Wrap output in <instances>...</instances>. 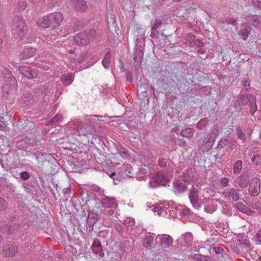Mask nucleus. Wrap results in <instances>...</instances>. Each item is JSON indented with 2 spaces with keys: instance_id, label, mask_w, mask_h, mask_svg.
I'll return each instance as SVG.
<instances>
[{
  "instance_id": "26",
  "label": "nucleus",
  "mask_w": 261,
  "mask_h": 261,
  "mask_svg": "<svg viewBox=\"0 0 261 261\" xmlns=\"http://www.w3.org/2000/svg\"><path fill=\"white\" fill-rule=\"evenodd\" d=\"M193 178V173L191 170L184 172L182 176V179L184 181L190 182Z\"/></svg>"
},
{
  "instance_id": "4",
  "label": "nucleus",
  "mask_w": 261,
  "mask_h": 261,
  "mask_svg": "<svg viewBox=\"0 0 261 261\" xmlns=\"http://www.w3.org/2000/svg\"><path fill=\"white\" fill-rule=\"evenodd\" d=\"M95 32L90 30L88 32H81L76 35L73 40L78 45H85L90 43L95 37Z\"/></svg>"
},
{
  "instance_id": "19",
  "label": "nucleus",
  "mask_w": 261,
  "mask_h": 261,
  "mask_svg": "<svg viewBox=\"0 0 261 261\" xmlns=\"http://www.w3.org/2000/svg\"><path fill=\"white\" fill-rule=\"evenodd\" d=\"M36 54L35 49L31 47L25 48L23 49L20 54L21 57L25 59L34 56Z\"/></svg>"
},
{
  "instance_id": "9",
  "label": "nucleus",
  "mask_w": 261,
  "mask_h": 261,
  "mask_svg": "<svg viewBox=\"0 0 261 261\" xmlns=\"http://www.w3.org/2000/svg\"><path fill=\"white\" fill-rule=\"evenodd\" d=\"M239 192V190L234 188H231L229 190L226 189L222 193V195L226 199L237 201L240 198Z\"/></svg>"
},
{
  "instance_id": "55",
  "label": "nucleus",
  "mask_w": 261,
  "mask_h": 261,
  "mask_svg": "<svg viewBox=\"0 0 261 261\" xmlns=\"http://www.w3.org/2000/svg\"><path fill=\"white\" fill-rule=\"evenodd\" d=\"M70 191V189L69 188H65L63 189V192L64 194H66L67 193H69Z\"/></svg>"
},
{
  "instance_id": "32",
  "label": "nucleus",
  "mask_w": 261,
  "mask_h": 261,
  "mask_svg": "<svg viewBox=\"0 0 261 261\" xmlns=\"http://www.w3.org/2000/svg\"><path fill=\"white\" fill-rule=\"evenodd\" d=\"M228 140L227 138L225 137H223L221 139V140L219 141V143L217 145V148L218 149H221L223 148L224 147L227 146Z\"/></svg>"
},
{
  "instance_id": "41",
  "label": "nucleus",
  "mask_w": 261,
  "mask_h": 261,
  "mask_svg": "<svg viewBox=\"0 0 261 261\" xmlns=\"http://www.w3.org/2000/svg\"><path fill=\"white\" fill-rule=\"evenodd\" d=\"M252 162L256 165L261 163V156L259 155H255L252 159Z\"/></svg>"
},
{
  "instance_id": "34",
  "label": "nucleus",
  "mask_w": 261,
  "mask_h": 261,
  "mask_svg": "<svg viewBox=\"0 0 261 261\" xmlns=\"http://www.w3.org/2000/svg\"><path fill=\"white\" fill-rule=\"evenodd\" d=\"M74 77L72 73H69L67 74L64 75L62 77V80L67 83H71L73 80Z\"/></svg>"
},
{
  "instance_id": "10",
  "label": "nucleus",
  "mask_w": 261,
  "mask_h": 261,
  "mask_svg": "<svg viewBox=\"0 0 261 261\" xmlns=\"http://www.w3.org/2000/svg\"><path fill=\"white\" fill-rule=\"evenodd\" d=\"M19 72L27 78L33 79L37 77L36 72L33 69L26 66H22L18 67Z\"/></svg>"
},
{
  "instance_id": "53",
  "label": "nucleus",
  "mask_w": 261,
  "mask_h": 261,
  "mask_svg": "<svg viewBox=\"0 0 261 261\" xmlns=\"http://www.w3.org/2000/svg\"><path fill=\"white\" fill-rule=\"evenodd\" d=\"M159 162L160 166L161 167H163L166 166V163L163 160H162V159H160L159 160Z\"/></svg>"
},
{
  "instance_id": "22",
  "label": "nucleus",
  "mask_w": 261,
  "mask_h": 261,
  "mask_svg": "<svg viewBox=\"0 0 261 261\" xmlns=\"http://www.w3.org/2000/svg\"><path fill=\"white\" fill-rule=\"evenodd\" d=\"M154 237L152 234H148L143 240L142 245L145 247H149L151 246L153 242Z\"/></svg>"
},
{
  "instance_id": "56",
  "label": "nucleus",
  "mask_w": 261,
  "mask_h": 261,
  "mask_svg": "<svg viewBox=\"0 0 261 261\" xmlns=\"http://www.w3.org/2000/svg\"><path fill=\"white\" fill-rule=\"evenodd\" d=\"M179 130V128L178 126H176L172 129V132L176 133V132H178Z\"/></svg>"
},
{
  "instance_id": "63",
  "label": "nucleus",
  "mask_w": 261,
  "mask_h": 261,
  "mask_svg": "<svg viewBox=\"0 0 261 261\" xmlns=\"http://www.w3.org/2000/svg\"><path fill=\"white\" fill-rule=\"evenodd\" d=\"M33 3H35L36 2L35 0H31Z\"/></svg>"
},
{
  "instance_id": "62",
  "label": "nucleus",
  "mask_w": 261,
  "mask_h": 261,
  "mask_svg": "<svg viewBox=\"0 0 261 261\" xmlns=\"http://www.w3.org/2000/svg\"><path fill=\"white\" fill-rule=\"evenodd\" d=\"M258 259H259V261H261V252L260 253V255H259Z\"/></svg>"
},
{
  "instance_id": "11",
  "label": "nucleus",
  "mask_w": 261,
  "mask_h": 261,
  "mask_svg": "<svg viewBox=\"0 0 261 261\" xmlns=\"http://www.w3.org/2000/svg\"><path fill=\"white\" fill-rule=\"evenodd\" d=\"M189 198L192 205L195 207H198L200 205L198 191L194 188H192L189 193Z\"/></svg>"
},
{
  "instance_id": "51",
  "label": "nucleus",
  "mask_w": 261,
  "mask_h": 261,
  "mask_svg": "<svg viewBox=\"0 0 261 261\" xmlns=\"http://www.w3.org/2000/svg\"><path fill=\"white\" fill-rule=\"evenodd\" d=\"M18 6L20 10H23L26 8V3L23 1H21L18 3Z\"/></svg>"
},
{
  "instance_id": "12",
  "label": "nucleus",
  "mask_w": 261,
  "mask_h": 261,
  "mask_svg": "<svg viewBox=\"0 0 261 261\" xmlns=\"http://www.w3.org/2000/svg\"><path fill=\"white\" fill-rule=\"evenodd\" d=\"M160 239V245L162 248H169L173 243V239L168 234L159 235Z\"/></svg>"
},
{
  "instance_id": "8",
  "label": "nucleus",
  "mask_w": 261,
  "mask_h": 261,
  "mask_svg": "<svg viewBox=\"0 0 261 261\" xmlns=\"http://www.w3.org/2000/svg\"><path fill=\"white\" fill-rule=\"evenodd\" d=\"M260 179L257 177L252 178L250 182L249 192L253 196H256L260 193Z\"/></svg>"
},
{
  "instance_id": "6",
  "label": "nucleus",
  "mask_w": 261,
  "mask_h": 261,
  "mask_svg": "<svg viewBox=\"0 0 261 261\" xmlns=\"http://www.w3.org/2000/svg\"><path fill=\"white\" fill-rule=\"evenodd\" d=\"M167 175L162 172L157 173L150 180V185L152 187H155L157 185L165 186L168 183Z\"/></svg>"
},
{
  "instance_id": "17",
  "label": "nucleus",
  "mask_w": 261,
  "mask_h": 261,
  "mask_svg": "<svg viewBox=\"0 0 261 261\" xmlns=\"http://www.w3.org/2000/svg\"><path fill=\"white\" fill-rule=\"evenodd\" d=\"M219 134V129L218 128V127H213L207 136V140L206 142H211L212 145H213L216 140V137L218 136Z\"/></svg>"
},
{
  "instance_id": "48",
  "label": "nucleus",
  "mask_w": 261,
  "mask_h": 261,
  "mask_svg": "<svg viewBox=\"0 0 261 261\" xmlns=\"http://www.w3.org/2000/svg\"><path fill=\"white\" fill-rule=\"evenodd\" d=\"M213 249L216 254H222L224 251L223 248L222 247H215Z\"/></svg>"
},
{
  "instance_id": "57",
  "label": "nucleus",
  "mask_w": 261,
  "mask_h": 261,
  "mask_svg": "<svg viewBox=\"0 0 261 261\" xmlns=\"http://www.w3.org/2000/svg\"><path fill=\"white\" fill-rule=\"evenodd\" d=\"M229 23H231L233 25H235L237 23L236 21L235 20H234V19H231L229 21Z\"/></svg>"
},
{
  "instance_id": "29",
  "label": "nucleus",
  "mask_w": 261,
  "mask_h": 261,
  "mask_svg": "<svg viewBox=\"0 0 261 261\" xmlns=\"http://www.w3.org/2000/svg\"><path fill=\"white\" fill-rule=\"evenodd\" d=\"M237 208L241 212L249 215L250 213V210L245 205L242 203H238L236 205Z\"/></svg>"
},
{
  "instance_id": "28",
  "label": "nucleus",
  "mask_w": 261,
  "mask_h": 261,
  "mask_svg": "<svg viewBox=\"0 0 261 261\" xmlns=\"http://www.w3.org/2000/svg\"><path fill=\"white\" fill-rule=\"evenodd\" d=\"M194 131L193 128L187 127L180 132V135L185 137H190L194 134Z\"/></svg>"
},
{
  "instance_id": "1",
  "label": "nucleus",
  "mask_w": 261,
  "mask_h": 261,
  "mask_svg": "<svg viewBox=\"0 0 261 261\" xmlns=\"http://www.w3.org/2000/svg\"><path fill=\"white\" fill-rule=\"evenodd\" d=\"M63 19V16L60 12L51 13L37 20L38 25L44 29L51 28L55 29L58 27Z\"/></svg>"
},
{
  "instance_id": "58",
  "label": "nucleus",
  "mask_w": 261,
  "mask_h": 261,
  "mask_svg": "<svg viewBox=\"0 0 261 261\" xmlns=\"http://www.w3.org/2000/svg\"><path fill=\"white\" fill-rule=\"evenodd\" d=\"M134 55H135V56L134 57V60L135 62H137L138 57H137V56H136V54Z\"/></svg>"
},
{
  "instance_id": "38",
  "label": "nucleus",
  "mask_w": 261,
  "mask_h": 261,
  "mask_svg": "<svg viewBox=\"0 0 261 261\" xmlns=\"http://www.w3.org/2000/svg\"><path fill=\"white\" fill-rule=\"evenodd\" d=\"M114 227L115 228V229L117 230L118 232H119L120 234H122L124 231L123 228L122 226L119 224V223H115L114 224Z\"/></svg>"
},
{
  "instance_id": "23",
  "label": "nucleus",
  "mask_w": 261,
  "mask_h": 261,
  "mask_svg": "<svg viewBox=\"0 0 261 261\" xmlns=\"http://www.w3.org/2000/svg\"><path fill=\"white\" fill-rule=\"evenodd\" d=\"M217 208V205L216 202L211 200V202H209L205 207L204 210L207 213L211 214L215 212Z\"/></svg>"
},
{
  "instance_id": "27",
  "label": "nucleus",
  "mask_w": 261,
  "mask_h": 261,
  "mask_svg": "<svg viewBox=\"0 0 261 261\" xmlns=\"http://www.w3.org/2000/svg\"><path fill=\"white\" fill-rule=\"evenodd\" d=\"M242 169V161L237 160L234 164L233 167V172L234 174H239Z\"/></svg>"
},
{
  "instance_id": "50",
  "label": "nucleus",
  "mask_w": 261,
  "mask_h": 261,
  "mask_svg": "<svg viewBox=\"0 0 261 261\" xmlns=\"http://www.w3.org/2000/svg\"><path fill=\"white\" fill-rule=\"evenodd\" d=\"M93 253L96 255H98L100 257H103L105 255V254L102 250V248H101V249L97 250V251H94Z\"/></svg>"
},
{
  "instance_id": "45",
  "label": "nucleus",
  "mask_w": 261,
  "mask_h": 261,
  "mask_svg": "<svg viewBox=\"0 0 261 261\" xmlns=\"http://www.w3.org/2000/svg\"><path fill=\"white\" fill-rule=\"evenodd\" d=\"M256 241L257 244H261V229L256 232Z\"/></svg>"
},
{
  "instance_id": "24",
  "label": "nucleus",
  "mask_w": 261,
  "mask_h": 261,
  "mask_svg": "<svg viewBox=\"0 0 261 261\" xmlns=\"http://www.w3.org/2000/svg\"><path fill=\"white\" fill-rule=\"evenodd\" d=\"M147 85L145 79H140L137 85V90L141 93H146Z\"/></svg>"
},
{
  "instance_id": "18",
  "label": "nucleus",
  "mask_w": 261,
  "mask_h": 261,
  "mask_svg": "<svg viewBox=\"0 0 261 261\" xmlns=\"http://www.w3.org/2000/svg\"><path fill=\"white\" fill-rule=\"evenodd\" d=\"M168 205L166 203H159L153 205L152 210L154 212H156L160 216L162 215L163 213L166 212L169 207H167Z\"/></svg>"
},
{
  "instance_id": "2",
  "label": "nucleus",
  "mask_w": 261,
  "mask_h": 261,
  "mask_svg": "<svg viewBox=\"0 0 261 261\" xmlns=\"http://www.w3.org/2000/svg\"><path fill=\"white\" fill-rule=\"evenodd\" d=\"M3 78L5 79L6 84L2 87L3 91L7 93H12L17 90L18 86L16 78L12 74L11 71L6 67L1 69Z\"/></svg>"
},
{
  "instance_id": "35",
  "label": "nucleus",
  "mask_w": 261,
  "mask_h": 261,
  "mask_svg": "<svg viewBox=\"0 0 261 261\" xmlns=\"http://www.w3.org/2000/svg\"><path fill=\"white\" fill-rule=\"evenodd\" d=\"M174 185L176 189L180 192L185 191L187 188V187L186 185L179 182H175Z\"/></svg>"
},
{
  "instance_id": "37",
  "label": "nucleus",
  "mask_w": 261,
  "mask_h": 261,
  "mask_svg": "<svg viewBox=\"0 0 261 261\" xmlns=\"http://www.w3.org/2000/svg\"><path fill=\"white\" fill-rule=\"evenodd\" d=\"M189 212H190V211L188 209L179 207V208H177V211L176 212V214L178 213L183 216H186L189 214Z\"/></svg>"
},
{
  "instance_id": "61",
  "label": "nucleus",
  "mask_w": 261,
  "mask_h": 261,
  "mask_svg": "<svg viewBox=\"0 0 261 261\" xmlns=\"http://www.w3.org/2000/svg\"><path fill=\"white\" fill-rule=\"evenodd\" d=\"M248 85H249L248 84V82L247 81H245V83H244V85L245 86H247Z\"/></svg>"
},
{
  "instance_id": "54",
  "label": "nucleus",
  "mask_w": 261,
  "mask_h": 261,
  "mask_svg": "<svg viewBox=\"0 0 261 261\" xmlns=\"http://www.w3.org/2000/svg\"><path fill=\"white\" fill-rule=\"evenodd\" d=\"M5 127V123L3 121L0 120V130L3 129Z\"/></svg>"
},
{
  "instance_id": "59",
  "label": "nucleus",
  "mask_w": 261,
  "mask_h": 261,
  "mask_svg": "<svg viewBox=\"0 0 261 261\" xmlns=\"http://www.w3.org/2000/svg\"><path fill=\"white\" fill-rule=\"evenodd\" d=\"M111 215H113V213H114V211L113 210H109L108 211Z\"/></svg>"
},
{
  "instance_id": "30",
  "label": "nucleus",
  "mask_w": 261,
  "mask_h": 261,
  "mask_svg": "<svg viewBox=\"0 0 261 261\" xmlns=\"http://www.w3.org/2000/svg\"><path fill=\"white\" fill-rule=\"evenodd\" d=\"M101 248H102V247L99 240L97 239H95L91 246L92 251H97V250L101 249Z\"/></svg>"
},
{
  "instance_id": "47",
  "label": "nucleus",
  "mask_w": 261,
  "mask_h": 261,
  "mask_svg": "<svg viewBox=\"0 0 261 261\" xmlns=\"http://www.w3.org/2000/svg\"><path fill=\"white\" fill-rule=\"evenodd\" d=\"M62 119V116L60 115H56L53 119L52 122L56 123L61 121Z\"/></svg>"
},
{
  "instance_id": "36",
  "label": "nucleus",
  "mask_w": 261,
  "mask_h": 261,
  "mask_svg": "<svg viewBox=\"0 0 261 261\" xmlns=\"http://www.w3.org/2000/svg\"><path fill=\"white\" fill-rule=\"evenodd\" d=\"M183 239L187 243H190L193 241V236L191 232H187L183 236Z\"/></svg>"
},
{
  "instance_id": "25",
  "label": "nucleus",
  "mask_w": 261,
  "mask_h": 261,
  "mask_svg": "<svg viewBox=\"0 0 261 261\" xmlns=\"http://www.w3.org/2000/svg\"><path fill=\"white\" fill-rule=\"evenodd\" d=\"M192 257L195 261H211L210 257L201 254H194Z\"/></svg>"
},
{
  "instance_id": "16",
  "label": "nucleus",
  "mask_w": 261,
  "mask_h": 261,
  "mask_svg": "<svg viewBox=\"0 0 261 261\" xmlns=\"http://www.w3.org/2000/svg\"><path fill=\"white\" fill-rule=\"evenodd\" d=\"M249 181V177L248 175L243 173L236 178L235 182L240 187L245 188L248 185Z\"/></svg>"
},
{
  "instance_id": "31",
  "label": "nucleus",
  "mask_w": 261,
  "mask_h": 261,
  "mask_svg": "<svg viewBox=\"0 0 261 261\" xmlns=\"http://www.w3.org/2000/svg\"><path fill=\"white\" fill-rule=\"evenodd\" d=\"M111 59V55L110 53H107L103 58L102 64L105 68H108Z\"/></svg>"
},
{
  "instance_id": "21",
  "label": "nucleus",
  "mask_w": 261,
  "mask_h": 261,
  "mask_svg": "<svg viewBox=\"0 0 261 261\" xmlns=\"http://www.w3.org/2000/svg\"><path fill=\"white\" fill-rule=\"evenodd\" d=\"M76 9L79 11H85L87 8V5L84 0H73Z\"/></svg>"
},
{
  "instance_id": "39",
  "label": "nucleus",
  "mask_w": 261,
  "mask_h": 261,
  "mask_svg": "<svg viewBox=\"0 0 261 261\" xmlns=\"http://www.w3.org/2000/svg\"><path fill=\"white\" fill-rule=\"evenodd\" d=\"M237 133L238 137L240 139L244 141L246 139L245 135L242 131L241 129L240 128H238L237 129Z\"/></svg>"
},
{
  "instance_id": "60",
  "label": "nucleus",
  "mask_w": 261,
  "mask_h": 261,
  "mask_svg": "<svg viewBox=\"0 0 261 261\" xmlns=\"http://www.w3.org/2000/svg\"><path fill=\"white\" fill-rule=\"evenodd\" d=\"M119 63L122 65V67H123V63L121 60H119Z\"/></svg>"
},
{
  "instance_id": "13",
  "label": "nucleus",
  "mask_w": 261,
  "mask_h": 261,
  "mask_svg": "<svg viewBox=\"0 0 261 261\" xmlns=\"http://www.w3.org/2000/svg\"><path fill=\"white\" fill-rule=\"evenodd\" d=\"M247 21L255 28L261 27V16L257 15H251L246 17Z\"/></svg>"
},
{
  "instance_id": "7",
  "label": "nucleus",
  "mask_w": 261,
  "mask_h": 261,
  "mask_svg": "<svg viewBox=\"0 0 261 261\" xmlns=\"http://www.w3.org/2000/svg\"><path fill=\"white\" fill-rule=\"evenodd\" d=\"M70 126H73L76 129L80 135L87 136L91 135L90 130L85 127L83 123L80 121L73 120L69 122Z\"/></svg>"
},
{
  "instance_id": "64",
  "label": "nucleus",
  "mask_w": 261,
  "mask_h": 261,
  "mask_svg": "<svg viewBox=\"0 0 261 261\" xmlns=\"http://www.w3.org/2000/svg\"><path fill=\"white\" fill-rule=\"evenodd\" d=\"M258 7L261 9V2L259 3Z\"/></svg>"
},
{
  "instance_id": "44",
  "label": "nucleus",
  "mask_w": 261,
  "mask_h": 261,
  "mask_svg": "<svg viewBox=\"0 0 261 261\" xmlns=\"http://www.w3.org/2000/svg\"><path fill=\"white\" fill-rule=\"evenodd\" d=\"M1 231L5 234L8 235L12 233L11 230L7 226H4L1 228Z\"/></svg>"
},
{
  "instance_id": "3",
  "label": "nucleus",
  "mask_w": 261,
  "mask_h": 261,
  "mask_svg": "<svg viewBox=\"0 0 261 261\" xmlns=\"http://www.w3.org/2000/svg\"><path fill=\"white\" fill-rule=\"evenodd\" d=\"M12 32L16 38L22 39L26 35L28 29L23 18L19 16H14L11 24Z\"/></svg>"
},
{
  "instance_id": "20",
  "label": "nucleus",
  "mask_w": 261,
  "mask_h": 261,
  "mask_svg": "<svg viewBox=\"0 0 261 261\" xmlns=\"http://www.w3.org/2000/svg\"><path fill=\"white\" fill-rule=\"evenodd\" d=\"M124 225L127 231H132L135 227V221L133 218L127 217L124 221Z\"/></svg>"
},
{
  "instance_id": "33",
  "label": "nucleus",
  "mask_w": 261,
  "mask_h": 261,
  "mask_svg": "<svg viewBox=\"0 0 261 261\" xmlns=\"http://www.w3.org/2000/svg\"><path fill=\"white\" fill-rule=\"evenodd\" d=\"M162 23V21L161 19L156 18L154 20L153 25L151 27V36L153 35V32L159 28L161 25Z\"/></svg>"
},
{
  "instance_id": "15",
  "label": "nucleus",
  "mask_w": 261,
  "mask_h": 261,
  "mask_svg": "<svg viewBox=\"0 0 261 261\" xmlns=\"http://www.w3.org/2000/svg\"><path fill=\"white\" fill-rule=\"evenodd\" d=\"M102 205L107 208H111L117 206L116 200L114 197L105 196L101 199Z\"/></svg>"
},
{
  "instance_id": "43",
  "label": "nucleus",
  "mask_w": 261,
  "mask_h": 261,
  "mask_svg": "<svg viewBox=\"0 0 261 261\" xmlns=\"http://www.w3.org/2000/svg\"><path fill=\"white\" fill-rule=\"evenodd\" d=\"M20 178L23 180H27L30 178V174L26 171L22 172L20 175Z\"/></svg>"
},
{
  "instance_id": "46",
  "label": "nucleus",
  "mask_w": 261,
  "mask_h": 261,
  "mask_svg": "<svg viewBox=\"0 0 261 261\" xmlns=\"http://www.w3.org/2000/svg\"><path fill=\"white\" fill-rule=\"evenodd\" d=\"M90 189L92 191H95L96 192L100 193L101 191V188L97 185H92L90 186Z\"/></svg>"
},
{
  "instance_id": "49",
  "label": "nucleus",
  "mask_w": 261,
  "mask_h": 261,
  "mask_svg": "<svg viewBox=\"0 0 261 261\" xmlns=\"http://www.w3.org/2000/svg\"><path fill=\"white\" fill-rule=\"evenodd\" d=\"M241 34L243 36V39L244 40H246L248 36V31L246 29L242 30L241 31Z\"/></svg>"
},
{
  "instance_id": "5",
  "label": "nucleus",
  "mask_w": 261,
  "mask_h": 261,
  "mask_svg": "<svg viewBox=\"0 0 261 261\" xmlns=\"http://www.w3.org/2000/svg\"><path fill=\"white\" fill-rule=\"evenodd\" d=\"M240 100L242 105H249L250 107V112L252 115H253L254 113L257 111L256 98L252 94L242 95L240 98Z\"/></svg>"
},
{
  "instance_id": "14",
  "label": "nucleus",
  "mask_w": 261,
  "mask_h": 261,
  "mask_svg": "<svg viewBox=\"0 0 261 261\" xmlns=\"http://www.w3.org/2000/svg\"><path fill=\"white\" fill-rule=\"evenodd\" d=\"M17 252V247L13 244L5 246L3 249V253L6 256H12Z\"/></svg>"
},
{
  "instance_id": "40",
  "label": "nucleus",
  "mask_w": 261,
  "mask_h": 261,
  "mask_svg": "<svg viewBox=\"0 0 261 261\" xmlns=\"http://www.w3.org/2000/svg\"><path fill=\"white\" fill-rule=\"evenodd\" d=\"M229 179L226 177L222 178L220 180V185L223 187H226L229 185Z\"/></svg>"
},
{
  "instance_id": "52",
  "label": "nucleus",
  "mask_w": 261,
  "mask_h": 261,
  "mask_svg": "<svg viewBox=\"0 0 261 261\" xmlns=\"http://www.w3.org/2000/svg\"><path fill=\"white\" fill-rule=\"evenodd\" d=\"M89 120L91 122H95L98 120V116L97 115L90 116Z\"/></svg>"
},
{
  "instance_id": "42",
  "label": "nucleus",
  "mask_w": 261,
  "mask_h": 261,
  "mask_svg": "<svg viewBox=\"0 0 261 261\" xmlns=\"http://www.w3.org/2000/svg\"><path fill=\"white\" fill-rule=\"evenodd\" d=\"M7 207V203L4 199L0 197V211H4Z\"/></svg>"
}]
</instances>
